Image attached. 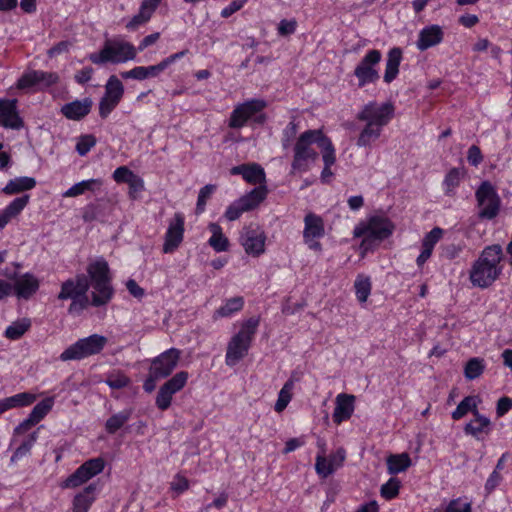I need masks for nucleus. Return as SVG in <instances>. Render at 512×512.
<instances>
[{
	"label": "nucleus",
	"mask_w": 512,
	"mask_h": 512,
	"mask_svg": "<svg viewBox=\"0 0 512 512\" xmlns=\"http://www.w3.org/2000/svg\"><path fill=\"white\" fill-rule=\"evenodd\" d=\"M394 107L391 103H383L379 105L376 102H369L357 114L359 121L365 122V126L361 130L357 146L370 147L381 135L382 129L392 119Z\"/></svg>",
	"instance_id": "f257e3e1"
},
{
	"label": "nucleus",
	"mask_w": 512,
	"mask_h": 512,
	"mask_svg": "<svg viewBox=\"0 0 512 512\" xmlns=\"http://www.w3.org/2000/svg\"><path fill=\"white\" fill-rule=\"evenodd\" d=\"M502 258L503 252L500 245L486 247L471 268L469 275L471 283L479 288L492 285L502 272L499 266Z\"/></svg>",
	"instance_id": "f03ea898"
},
{
	"label": "nucleus",
	"mask_w": 512,
	"mask_h": 512,
	"mask_svg": "<svg viewBox=\"0 0 512 512\" xmlns=\"http://www.w3.org/2000/svg\"><path fill=\"white\" fill-rule=\"evenodd\" d=\"M259 326V318L251 317L241 325L227 345L225 363L229 367L235 366L247 354Z\"/></svg>",
	"instance_id": "7ed1b4c3"
},
{
	"label": "nucleus",
	"mask_w": 512,
	"mask_h": 512,
	"mask_svg": "<svg viewBox=\"0 0 512 512\" xmlns=\"http://www.w3.org/2000/svg\"><path fill=\"white\" fill-rule=\"evenodd\" d=\"M89 279L85 274H78L61 284V290L57 296L59 300L71 299L68 313L79 316L90 305L87 292L89 290Z\"/></svg>",
	"instance_id": "20e7f679"
},
{
	"label": "nucleus",
	"mask_w": 512,
	"mask_h": 512,
	"mask_svg": "<svg viewBox=\"0 0 512 512\" xmlns=\"http://www.w3.org/2000/svg\"><path fill=\"white\" fill-rule=\"evenodd\" d=\"M323 138L324 134L319 129L307 130L299 136L294 146L292 172H305L309 169V163L318 159V152L313 148V144L320 148Z\"/></svg>",
	"instance_id": "39448f33"
},
{
	"label": "nucleus",
	"mask_w": 512,
	"mask_h": 512,
	"mask_svg": "<svg viewBox=\"0 0 512 512\" xmlns=\"http://www.w3.org/2000/svg\"><path fill=\"white\" fill-rule=\"evenodd\" d=\"M137 56L136 47L122 38H113L105 41L99 53H92L89 59L94 64L111 62L114 64L134 60Z\"/></svg>",
	"instance_id": "423d86ee"
},
{
	"label": "nucleus",
	"mask_w": 512,
	"mask_h": 512,
	"mask_svg": "<svg viewBox=\"0 0 512 512\" xmlns=\"http://www.w3.org/2000/svg\"><path fill=\"white\" fill-rule=\"evenodd\" d=\"M394 230L393 223L385 217L373 216L366 224H360L354 229V236L362 238L365 249L388 238Z\"/></svg>",
	"instance_id": "0eeeda50"
},
{
	"label": "nucleus",
	"mask_w": 512,
	"mask_h": 512,
	"mask_svg": "<svg viewBox=\"0 0 512 512\" xmlns=\"http://www.w3.org/2000/svg\"><path fill=\"white\" fill-rule=\"evenodd\" d=\"M266 102L262 99H251L237 105L229 118V127L240 129L246 125L249 120L258 124H263L266 117L261 112L266 107Z\"/></svg>",
	"instance_id": "6e6552de"
},
{
	"label": "nucleus",
	"mask_w": 512,
	"mask_h": 512,
	"mask_svg": "<svg viewBox=\"0 0 512 512\" xmlns=\"http://www.w3.org/2000/svg\"><path fill=\"white\" fill-rule=\"evenodd\" d=\"M106 343V337L93 334L89 337L79 339L76 343L65 349L61 353L60 359L62 361L80 360L98 354L102 351Z\"/></svg>",
	"instance_id": "1a4fd4ad"
},
{
	"label": "nucleus",
	"mask_w": 512,
	"mask_h": 512,
	"mask_svg": "<svg viewBox=\"0 0 512 512\" xmlns=\"http://www.w3.org/2000/svg\"><path fill=\"white\" fill-rule=\"evenodd\" d=\"M475 197L480 208L479 218L491 220L499 214L501 200L489 181L481 183L476 190Z\"/></svg>",
	"instance_id": "9d476101"
},
{
	"label": "nucleus",
	"mask_w": 512,
	"mask_h": 512,
	"mask_svg": "<svg viewBox=\"0 0 512 512\" xmlns=\"http://www.w3.org/2000/svg\"><path fill=\"white\" fill-rule=\"evenodd\" d=\"M267 196L266 186H258L228 206L225 217L229 221L237 220L244 212L255 209Z\"/></svg>",
	"instance_id": "9b49d317"
},
{
	"label": "nucleus",
	"mask_w": 512,
	"mask_h": 512,
	"mask_svg": "<svg viewBox=\"0 0 512 512\" xmlns=\"http://www.w3.org/2000/svg\"><path fill=\"white\" fill-rule=\"evenodd\" d=\"M382 54L377 49L369 50L354 69V75L358 79V86L376 82L380 76L376 66L380 63Z\"/></svg>",
	"instance_id": "f8f14e48"
},
{
	"label": "nucleus",
	"mask_w": 512,
	"mask_h": 512,
	"mask_svg": "<svg viewBox=\"0 0 512 512\" xmlns=\"http://www.w3.org/2000/svg\"><path fill=\"white\" fill-rule=\"evenodd\" d=\"M239 241L248 255L259 257L265 252L266 235L257 225L245 226L240 232Z\"/></svg>",
	"instance_id": "ddd939ff"
},
{
	"label": "nucleus",
	"mask_w": 512,
	"mask_h": 512,
	"mask_svg": "<svg viewBox=\"0 0 512 512\" xmlns=\"http://www.w3.org/2000/svg\"><path fill=\"white\" fill-rule=\"evenodd\" d=\"M304 224V243L308 246L309 249L316 252H321L322 245L317 239L323 237L325 233L322 218L314 213H308L304 218Z\"/></svg>",
	"instance_id": "4468645a"
},
{
	"label": "nucleus",
	"mask_w": 512,
	"mask_h": 512,
	"mask_svg": "<svg viewBox=\"0 0 512 512\" xmlns=\"http://www.w3.org/2000/svg\"><path fill=\"white\" fill-rule=\"evenodd\" d=\"M104 460L102 458H93L82 464L71 474L64 482V487L75 488L85 483L95 475L101 473L104 469Z\"/></svg>",
	"instance_id": "2eb2a0df"
},
{
	"label": "nucleus",
	"mask_w": 512,
	"mask_h": 512,
	"mask_svg": "<svg viewBox=\"0 0 512 512\" xmlns=\"http://www.w3.org/2000/svg\"><path fill=\"white\" fill-rule=\"evenodd\" d=\"M179 358L180 351L178 349H168L152 360L149 370L154 377L166 378L176 368Z\"/></svg>",
	"instance_id": "dca6fc26"
},
{
	"label": "nucleus",
	"mask_w": 512,
	"mask_h": 512,
	"mask_svg": "<svg viewBox=\"0 0 512 512\" xmlns=\"http://www.w3.org/2000/svg\"><path fill=\"white\" fill-rule=\"evenodd\" d=\"M184 237V216L181 213H175L170 220L168 229L165 233L163 244L164 253H173L182 243Z\"/></svg>",
	"instance_id": "f3484780"
},
{
	"label": "nucleus",
	"mask_w": 512,
	"mask_h": 512,
	"mask_svg": "<svg viewBox=\"0 0 512 512\" xmlns=\"http://www.w3.org/2000/svg\"><path fill=\"white\" fill-rule=\"evenodd\" d=\"M58 80L59 76L54 72L33 70L23 74L18 80L17 86L19 89H26L34 86L46 88L57 83Z\"/></svg>",
	"instance_id": "a211bd4d"
},
{
	"label": "nucleus",
	"mask_w": 512,
	"mask_h": 512,
	"mask_svg": "<svg viewBox=\"0 0 512 512\" xmlns=\"http://www.w3.org/2000/svg\"><path fill=\"white\" fill-rule=\"evenodd\" d=\"M0 125L16 130L23 127V120L18 114L16 99L0 98Z\"/></svg>",
	"instance_id": "6ab92c4d"
},
{
	"label": "nucleus",
	"mask_w": 512,
	"mask_h": 512,
	"mask_svg": "<svg viewBox=\"0 0 512 512\" xmlns=\"http://www.w3.org/2000/svg\"><path fill=\"white\" fill-rule=\"evenodd\" d=\"M92 106V99L87 97L63 105L61 113L69 120L79 121L90 113Z\"/></svg>",
	"instance_id": "aec40b11"
},
{
	"label": "nucleus",
	"mask_w": 512,
	"mask_h": 512,
	"mask_svg": "<svg viewBox=\"0 0 512 512\" xmlns=\"http://www.w3.org/2000/svg\"><path fill=\"white\" fill-rule=\"evenodd\" d=\"M443 36V30L439 25L427 26L419 32L416 46L420 51H425L441 43Z\"/></svg>",
	"instance_id": "412c9836"
},
{
	"label": "nucleus",
	"mask_w": 512,
	"mask_h": 512,
	"mask_svg": "<svg viewBox=\"0 0 512 512\" xmlns=\"http://www.w3.org/2000/svg\"><path fill=\"white\" fill-rule=\"evenodd\" d=\"M12 286L18 298L27 300L39 289V281L34 275L25 273L16 278Z\"/></svg>",
	"instance_id": "4be33fe9"
},
{
	"label": "nucleus",
	"mask_w": 512,
	"mask_h": 512,
	"mask_svg": "<svg viewBox=\"0 0 512 512\" xmlns=\"http://www.w3.org/2000/svg\"><path fill=\"white\" fill-rule=\"evenodd\" d=\"M355 397L350 394L341 393L336 397V406L332 415L333 421L340 424L348 420L354 412Z\"/></svg>",
	"instance_id": "5701e85b"
},
{
	"label": "nucleus",
	"mask_w": 512,
	"mask_h": 512,
	"mask_svg": "<svg viewBox=\"0 0 512 512\" xmlns=\"http://www.w3.org/2000/svg\"><path fill=\"white\" fill-rule=\"evenodd\" d=\"M30 196L24 194L15 198L4 210L0 212V230L3 229L13 218H16L28 205Z\"/></svg>",
	"instance_id": "b1692460"
},
{
	"label": "nucleus",
	"mask_w": 512,
	"mask_h": 512,
	"mask_svg": "<svg viewBox=\"0 0 512 512\" xmlns=\"http://www.w3.org/2000/svg\"><path fill=\"white\" fill-rule=\"evenodd\" d=\"M162 0H143L139 12L127 23L128 30H135L138 26L148 22Z\"/></svg>",
	"instance_id": "393cba45"
},
{
	"label": "nucleus",
	"mask_w": 512,
	"mask_h": 512,
	"mask_svg": "<svg viewBox=\"0 0 512 512\" xmlns=\"http://www.w3.org/2000/svg\"><path fill=\"white\" fill-rule=\"evenodd\" d=\"M92 286L95 291L92 293L90 305L95 307L103 306L112 299L114 290L111 285V279L104 281L98 280L97 282H93Z\"/></svg>",
	"instance_id": "a878e982"
},
{
	"label": "nucleus",
	"mask_w": 512,
	"mask_h": 512,
	"mask_svg": "<svg viewBox=\"0 0 512 512\" xmlns=\"http://www.w3.org/2000/svg\"><path fill=\"white\" fill-rule=\"evenodd\" d=\"M163 71L164 69L159 62L158 64L151 66H136L129 71L121 72L120 75L123 79H135L142 81L148 78L157 77Z\"/></svg>",
	"instance_id": "bb28decb"
},
{
	"label": "nucleus",
	"mask_w": 512,
	"mask_h": 512,
	"mask_svg": "<svg viewBox=\"0 0 512 512\" xmlns=\"http://www.w3.org/2000/svg\"><path fill=\"white\" fill-rule=\"evenodd\" d=\"M402 60V50L394 47L389 50L386 61V69L383 76L384 82L391 83L399 73V66Z\"/></svg>",
	"instance_id": "cd10ccee"
},
{
	"label": "nucleus",
	"mask_w": 512,
	"mask_h": 512,
	"mask_svg": "<svg viewBox=\"0 0 512 512\" xmlns=\"http://www.w3.org/2000/svg\"><path fill=\"white\" fill-rule=\"evenodd\" d=\"M35 399V395L27 392L18 393L16 395L1 399L0 415L13 408L28 406L32 404Z\"/></svg>",
	"instance_id": "c85d7f7f"
},
{
	"label": "nucleus",
	"mask_w": 512,
	"mask_h": 512,
	"mask_svg": "<svg viewBox=\"0 0 512 512\" xmlns=\"http://www.w3.org/2000/svg\"><path fill=\"white\" fill-rule=\"evenodd\" d=\"M102 185L103 180L100 178L84 180L74 184L67 191H65L63 193V197H77L84 194L86 191L96 193L101 189Z\"/></svg>",
	"instance_id": "c756f323"
},
{
	"label": "nucleus",
	"mask_w": 512,
	"mask_h": 512,
	"mask_svg": "<svg viewBox=\"0 0 512 512\" xmlns=\"http://www.w3.org/2000/svg\"><path fill=\"white\" fill-rule=\"evenodd\" d=\"M36 186V180L33 177H16L9 180L6 186L2 189V192L6 195L19 194L24 191L33 189Z\"/></svg>",
	"instance_id": "7c9ffc66"
},
{
	"label": "nucleus",
	"mask_w": 512,
	"mask_h": 512,
	"mask_svg": "<svg viewBox=\"0 0 512 512\" xmlns=\"http://www.w3.org/2000/svg\"><path fill=\"white\" fill-rule=\"evenodd\" d=\"M490 424L491 422L487 417L475 411L474 419L465 425L464 432L476 439H480V434L489 432Z\"/></svg>",
	"instance_id": "2f4dec72"
},
{
	"label": "nucleus",
	"mask_w": 512,
	"mask_h": 512,
	"mask_svg": "<svg viewBox=\"0 0 512 512\" xmlns=\"http://www.w3.org/2000/svg\"><path fill=\"white\" fill-rule=\"evenodd\" d=\"M87 273L91 283L97 282L98 280L104 281L111 279L108 263L102 258L90 263L87 267Z\"/></svg>",
	"instance_id": "473e14b6"
},
{
	"label": "nucleus",
	"mask_w": 512,
	"mask_h": 512,
	"mask_svg": "<svg viewBox=\"0 0 512 512\" xmlns=\"http://www.w3.org/2000/svg\"><path fill=\"white\" fill-rule=\"evenodd\" d=\"M132 413L133 410L131 408H127L110 416L105 423L107 433L115 434L130 420Z\"/></svg>",
	"instance_id": "72a5a7b5"
},
{
	"label": "nucleus",
	"mask_w": 512,
	"mask_h": 512,
	"mask_svg": "<svg viewBox=\"0 0 512 512\" xmlns=\"http://www.w3.org/2000/svg\"><path fill=\"white\" fill-rule=\"evenodd\" d=\"M209 230L212 236L209 239V245L217 252L227 251L229 248V240L223 234L222 228L217 223H210Z\"/></svg>",
	"instance_id": "f704fd0d"
},
{
	"label": "nucleus",
	"mask_w": 512,
	"mask_h": 512,
	"mask_svg": "<svg viewBox=\"0 0 512 512\" xmlns=\"http://www.w3.org/2000/svg\"><path fill=\"white\" fill-rule=\"evenodd\" d=\"M411 466V459L407 453L390 455L387 458V469L390 475L398 474Z\"/></svg>",
	"instance_id": "c9c22d12"
},
{
	"label": "nucleus",
	"mask_w": 512,
	"mask_h": 512,
	"mask_svg": "<svg viewBox=\"0 0 512 512\" xmlns=\"http://www.w3.org/2000/svg\"><path fill=\"white\" fill-rule=\"evenodd\" d=\"M244 299L241 296H236L228 299L224 305L219 307L213 315V319L217 320L218 318L229 317L233 313L240 311L243 308Z\"/></svg>",
	"instance_id": "e433bc0d"
},
{
	"label": "nucleus",
	"mask_w": 512,
	"mask_h": 512,
	"mask_svg": "<svg viewBox=\"0 0 512 512\" xmlns=\"http://www.w3.org/2000/svg\"><path fill=\"white\" fill-rule=\"evenodd\" d=\"M95 485H89L85 490L78 494L73 501L74 512H87L94 500Z\"/></svg>",
	"instance_id": "4c0bfd02"
},
{
	"label": "nucleus",
	"mask_w": 512,
	"mask_h": 512,
	"mask_svg": "<svg viewBox=\"0 0 512 512\" xmlns=\"http://www.w3.org/2000/svg\"><path fill=\"white\" fill-rule=\"evenodd\" d=\"M480 402L478 397L476 396H466L456 407V409L452 412V418L454 420H459L463 418L468 412H472L475 416V411L477 410V404Z\"/></svg>",
	"instance_id": "58836bf2"
},
{
	"label": "nucleus",
	"mask_w": 512,
	"mask_h": 512,
	"mask_svg": "<svg viewBox=\"0 0 512 512\" xmlns=\"http://www.w3.org/2000/svg\"><path fill=\"white\" fill-rule=\"evenodd\" d=\"M294 388V380L290 378L285 382L282 389L278 394V399L275 403L274 409L276 412H282L292 399V390Z\"/></svg>",
	"instance_id": "ea45409f"
},
{
	"label": "nucleus",
	"mask_w": 512,
	"mask_h": 512,
	"mask_svg": "<svg viewBox=\"0 0 512 512\" xmlns=\"http://www.w3.org/2000/svg\"><path fill=\"white\" fill-rule=\"evenodd\" d=\"M124 93V87L121 81L114 75L110 76L105 85V95L115 102H120Z\"/></svg>",
	"instance_id": "a19ab883"
},
{
	"label": "nucleus",
	"mask_w": 512,
	"mask_h": 512,
	"mask_svg": "<svg viewBox=\"0 0 512 512\" xmlns=\"http://www.w3.org/2000/svg\"><path fill=\"white\" fill-rule=\"evenodd\" d=\"M31 321L27 318L13 322L7 327L5 336L11 340L19 339L30 328Z\"/></svg>",
	"instance_id": "79ce46f5"
},
{
	"label": "nucleus",
	"mask_w": 512,
	"mask_h": 512,
	"mask_svg": "<svg viewBox=\"0 0 512 512\" xmlns=\"http://www.w3.org/2000/svg\"><path fill=\"white\" fill-rule=\"evenodd\" d=\"M188 372L180 371L176 373L171 379L166 381L162 387L165 388L171 395L180 391L188 380Z\"/></svg>",
	"instance_id": "37998d69"
},
{
	"label": "nucleus",
	"mask_w": 512,
	"mask_h": 512,
	"mask_svg": "<svg viewBox=\"0 0 512 512\" xmlns=\"http://www.w3.org/2000/svg\"><path fill=\"white\" fill-rule=\"evenodd\" d=\"M188 372L180 371L176 373L171 379L166 381L162 387L165 388L171 395L180 391L188 380Z\"/></svg>",
	"instance_id": "c03bdc74"
},
{
	"label": "nucleus",
	"mask_w": 512,
	"mask_h": 512,
	"mask_svg": "<svg viewBox=\"0 0 512 512\" xmlns=\"http://www.w3.org/2000/svg\"><path fill=\"white\" fill-rule=\"evenodd\" d=\"M53 405V397L45 398L44 400H42L41 402L34 406V408L29 414V417L33 419L34 422L37 424L48 414V412L52 409Z\"/></svg>",
	"instance_id": "a18cd8bd"
},
{
	"label": "nucleus",
	"mask_w": 512,
	"mask_h": 512,
	"mask_svg": "<svg viewBox=\"0 0 512 512\" xmlns=\"http://www.w3.org/2000/svg\"><path fill=\"white\" fill-rule=\"evenodd\" d=\"M485 369L484 360L471 358L465 365L464 375L468 380H474L482 375Z\"/></svg>",
	"instance_id": "49530a36"
},
{
	"label": "nucleus",
	"mask_w": 512,
	"mask_h": 512,
	"mask_svg": "<svg viewBox=\"0 0 512 512\" xmlns=\"http://www.w3.org/2000/svg\"><path fill=\"white\" fill-rule=\"evenodd\" d=\"M243 178L251 184H262L265 182L264 169L258 164L247 166Z\"/></svg>",
	"instance_id": "de8ad7c7"
},
{
	"label": "nucleus",
	"mask_w": 512,
	"mask_h": 512,
	"mask_svg": "<svg viewBox=\"0 0 512 512\" xmlns=\"http://www.w3.org/2000/svg\"><path fill=\"white\" fill-rule=\"evenodd\" d=\"M320 149L322 152V159L324 162V166L331 167L334 165L336 161L335 157V149L331 142V140L324 135V138L322 140V143L320 144Z\"/></svg>",
	"instance_id": "09e8293b"
},
{
	"label": "nucleus",
	"mask_w": 512,
	"mask_h": 512,
	"mask_svg": "<svg viewBox=\"0 0 512 512\" xmlns=\"http://www.w3.org/2000/svg\"><path fill=\"white\" fill-rule=\"evenodd\" d=\"M37 440V433L33 432L31 433L23 442L22 444L15 450L11 457V461L15 462L22 457L26 456L31 448L33 447L34 443Z\"/></svg>",
	"instance_id": "8fccbe9b"
},
{
	"label": "nucleus",
	"mask_w": 512,
	"mask_h": 512,
	"mask_svg": "<svg viewBox=\"0 0 512 512\" xmlns=\"http://www.w3.org/2000/svg\"><path fill=\"white\" fill-rule=\"evenodd\" d=\"M401 482L397 478H390L381 486L380 494L386 500H391L399 494Z\"/></svg>",
	"instance_id": "3c124183"
},
{
	"label": "nucleus",
	"mask_w": 512,
	"mask_h": 512,
	"mask_svg": "<svg viewBox=\"0 0 512 512\" xmlns=\"http://www.w3.org/2000/svg\"><path fill=\"white\" fill-rule=\"evenodd\" d=\"M216 190V185L207 184L202 187L198 194L197 204H196V213L200 214L204 212L206 203L212 196V194Z\"/></svg>",
	"instance_id": "603ef678"
},
{
	"label": "nucleus",
	"mask_w": 512,
	"mask_h": 512,
	"mask_svg": "<svg viewBox=\"0 0 512 512\" xmlns=\"http://www.w3.org/2000/svg\"><path fill=\"white\" fill-rule=\"evenodd\" d=\"M357 299L360 302H365L371 292V282L369 278L358 277L354 284Z\"/></svg>",
	"instance_id": "864d4df0"
},
{
	"label": "nucleus",
	"mask_w": 512,
	"mask_h": 512,
	"mask_svg": "<svg viewBox=\"0 0 512 512\" xmlns=\"http://www.w3.org/2000/svg\"><path fill=\"white\" fill-rule=\"evenodd\" d=\"M316 472L322 476L327 477L335 471V466L330 463L329 459L322 455H318L315 463Z\"/></svg>",
	"instance_id": "5fc2aeb1"
},
{
	"label": "nucleus",
	"mask_w": 512,
	"mask_h": 512,
	"mask_svg": "<svg viewBox=\"0 0 512 512\" xmlns=\"http://www.w3.org/2000/svg\"><path fill=\"white\" fill-rule=\"evenodd\" d=\"M96 145V138L91 135H83L79 138L77 144H76V151L79 155L84 156L86 155L91 148H93Z\"/></svg>",
	"instance_id": "6e6d98bb"
},
{
	"label": "nucleus",
	"mask_w": 512,
	"mask_h": 512,
	"mask_svg": "<svg viewBox=\"0 0 512 512\" xmlns=\"http://www.w3.org/2000/svg\"><path fill=\"white\" fill-rule=\"evenodd\" d=\"M107 385L112 389H121L126 387L130 380L122 373L111 374L106 379Z\"/></svg>",
	"instance_id": "4d7b16f0"
},
{
	"label": "nucleus",
	"mask_w": 512,
	"mask_h": 512,
	"mask_svg": "<svg viewBox=\"0 0 512 512\" xmlns=\"http://www.w3.org/2000/svg\"><path fill=\"white\" fill-rule=\"evenodd\" d=\"M460 178V171L457 168H453L447 173L444 179V185L446 186V192L448 194L459 185Z\"/></svg>",
	"instance_id": "13d9d810"
},
{
	"label": "nucleus",
	"mask_w": 512,
	"mask_h": 512,
	"mask_svg": "<svg viewBox=\"0 0 512 512\" xmlns=\"http://www.w3.org/2000/svg\"><path fill=\"white\" fill-rule=\"evenodd\" d=\"M443 235V230L439 227L433 228L429 233H427L422 241V246H426L430 249H434L436 243L441 239Z\"/></svg>",
	"instance_id": "bf43d9fd"
},
{
	"label": "nucleus",
	"mask_w": 512,
	"mask_h": 512,
	"mask_svg": "<svg viewBox=\"0 0 512 512\" xmlns=\"http://www.w3.org/2000/svg\"><path fill=\"white\" fill-rule=\"evenodd\" d=\"M172 397L173 395H171L167 390H165V388L161 386L157 393L156 406L161 411L167 410L171 405Z\"/></svg>",
	"instance_id": "052dcab7"
},
{
	"label": "nucleus",
	"mask_w": 512,
	"mask_h": 512,
	"mask_svg": "<svg viewBox=\"0 0 512 512\" xmlns=\"http://www.w3.org/2000/svg\"><path fill=\"white\" fill-rule=\"evenodd\" d=\"M118 105V102L103 96L99 102V115L101 118H106Z\"/></svg>",
	"instance_id": "680f3d73"
},
{
	"label": "nucleus",
	"mask_w": 512,
	"mask_h": 512,
	"mask_svg": "<svg viewBox=\"0 0 512 512\" xmlns=\"http://www.w3.org/2000/svg\"><path fill=\"white\" fill-rule=\"evenodd\" d=\"M297 22L295 20L283 19L278 25V33L281 36L291 35L295 32Z\"/></svg>",
	"instance_id": "e2e57ef3"
},
{
	"label": "nucleus",
	"mask_w": 512,
	"mask_h": 512,
	"mask_svg": "<svg viewBox=\"0 0 512 512\" xmlns=\"http://www.w3.org/2000/svg\"><path fill=\"white\" fill-rule=\"evenodd\" d=\"M134 176V173L128 169L126 166H120L113 172V179L116 182H125L127 183L129 179Z\"/></svg>",
	"instance_id": "0e129e2a"
},
{
	"label": "nucleus",
	"mask_w": 512,
	"mask_h": 512,
	"mask_svg": "<svg viewBox=\"0 0 512 512\" xmlns=\"http://www.w3.org/2000/svg\"><path fill=\"white\" fill-rule=\"evenodd\" d=\"M467 159L471 165L478 166L483 160V156H482L480 148L476 145H472L468 149Z\"/></svg>",
	"instance_id": "69168bd1"
},
{
	"label": "nucleus",
	"mask_w": 512,
	"mask_h": 512,
	"mask_svg": "<svg viewBox=\"0 0 512 512\" xmlns=\"http://www.w3.org/2000/svg\"><path fill=\"white\" fill-rule=\"evenodd\" d=\"M445 512H471V504L470 503H461L459 499L452 500Z\"/></svg>",
	"instance_id": "338daca9"
},
{
	"label": "nucleus",
	"mask_w": 512,
	"mask_h": 512,
	"mask_svg": "<svg viewBox=\"0 0 512 512\" xmlns=\"http://www.w3.org/2000/svg\"><path fill=\"white\" fill-rule=\"evenodd\" d=\"M502 481V476L501 474L494 470L489 478L487 479L486 481V484H485V490L487 493H491Z\"/></svg>",
	"instance_id": "774afa93"
}]
</instances>
